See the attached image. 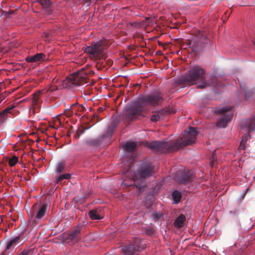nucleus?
Wrapping results in <instances>:
<instances>
[{
  "instance_id": "obj_1",
  "label": "nucleus",
  "mask_w": 255,
  "mask_h": 255,
  "mask_svg": "<svg viewBox=\"0 0 255 255\" xmlns=\"http://www.w3.org/2000/svg\"><path fill=\"white\" fill-rule=\"evenodd\" d=\"M163 101V95L158 91L140 96L137 100L127 105L125 108L124 118L129 121L137 118L141 114L145 106H156Z\"/></svg>"
},
{
  "instance_id": "obj_2",
  "label": "nucleus",
  "mask_w": 255,
  "mask_h": 255,
  "mask_svg": "<svg viewBox=\"0 0 255 255\" xmlns=\"http://www.w3.org/2000/svg\"><path fill=\"white\" fill-rule=\"evenodd\" d=\"M197 135L196 128L190 127L185 130L182 137L175 141H153L148 142L147 146L150 149L160 152L166 153L178 150L180 147L190 145L195 142Z\"/></svg>"
},
{
  "instance_id": "obj_3",
  "label": "nucleus",
  "mask_w": 255,
  "mask_h": 255,
  "mask_svg": "<svg viewBox=\"0 0 255 255\" xmlns=\"http://www.w3.org/2000/svg\"><path fill=\"white\" fill-rule=\"evenodd\" d=\"M181 85L191 86L197 84L198 89H205L210 86H215L217 84V78L211 75L210 80H206L205 70L199 65L191 67L188 72L178 80Z\"/></svg>"
},
{
  "instance_id": "obj_4",
  "label": "nucleus",
  "mask_w": 255,
  "mask_h": 255,
  "mask_svg": "<svg viewBox=\"0 0 255 255\" xmlns=\"http://www.w3.org/2000/svg\"><path fill=\"white\" fill-rule=\"evenodd\" d=\"M154 173V166L150 162H143L135 172L132 180L136 183V188L141 190L144 186L145 179L151 176Z\"/></svg>"
},
{
  "instance_id": "obj_5",
  "label": "nucleus",
  "mask_w": 255,
  "mask_h": 255,
  "mask_svg": "<svg viewBox=\"0 0 255 255\" xmlns=\"http://www.w3.org/2000/svg\"><path fill=\"white\" fill-rule=\"evenodd\" d=\"M186 44L195 53H200L206 47H210L211 42L207 37L205 32L197 30L192 40H187Z\"/></svg>"
},
{
  "instance_id": "obj_6",
  "label": "nucleus",
  "mask_w": 255,
  "mask_h": 255,
  "mask_svg": "<svg viewBox=\"0 0 255 255\" xmlns=\"http://www.w3.org/2000/svg\"><path fill=\"white\" fill-rule=\"evenodd\" d=\"M88 75V73L83 69L74 73L63 81V88H65L72 86H78L87 83Z\"/></svg>"
},
{
  "instance_id": "obj_7",
  "label": "nucleus",
  "mask_w": 255,
  "mask_h": 255,
  "mask_svg": "<svg viewBox=\"0 0 255 255\" xmlns=\"http://www.w3.org/2000/svg\"><path fill=\"white\" fill-rule=\"evenodd\" d=\"M106 46L107 42L105 40H100L90 46L87 47L85 52L95 58H105L106 56L104 50Z\"/></svg>"
},
{
  "instance_id": "obj_8",
  "label": "nucleus",
  "mask_w": 255,
  "mask_h": 255,
  "mask_svg": "<svg viewBox=\"0 0 255 255\" xmlns=\"http://www.w3.org/2000/svg\"><path fill=\"white\" fill-rule=\"evenodd\" d=\"M231 107H226L218 108L215 110V113L221 116L216 123V126L219 128H225L230 123L233 117V113L231 112Z\"/></svg>"
},
{
  "instance_id": "obj_9",
  "label": "nucleus",
  "mask_w": 255,
  "mask_h": 255,
  "mask_svg": "<svg viewBox=\"0 0 255 255\" xmlns=\"http://www.w3.org/2000/svg\"><path fill=\"white\" fill-rule=\"evenodd\" d=\"M145 248L143 240L139 238L134 239L132 243L123 247L122 252L123 255H134L143 250Z\"/></svg>"
},
{
  "instance_id": "obj_10",
  "label": "nucleus",
  "mask_w": 255,
  "mask_h": 255,
  "mask_svg": "<svg viewBox=\"0 0 255 255\" xmlns=\"http://www.w3.org/2000/svg\"><path fill=\"white\" fill-rule=\"evenodd\" d=\"M242 128L245 129L247 133L245 134L244 138L240 143V146L238 148L239 151L241 150L245 149L246 147V141L248 137L249 136L252 131L255 130V117L252 119L247 120L245 121L241 125Z\"/></svg>"
},
{
  "instance_id": "obj_11",
  "label": "nucleus",
  "mask_w": 255,
  "mask_h": 255,
  "mask_svg": "<svg viewBox=\"0 0 255 255\" xmlns=\"http://www.w3.org/2000/svg\"><path fill=\"white\" fill-rule=\"evenodd\" d=\"M116 125L112 124L108 128L107 132L99 137L95 139H90L87 140V143L89 145L97 146L101 145L106 137H110L116 128Z\"/></svg>"
},
{
  "instance_id": "obj_12",
  "label": "nucleus",
  "mask_w": 255,
  "mask_h": 255,
  "mask_svg": "<svg viewBox=\"0 0 255 255\" xmlns=\"http://www.w3.org/2000/svg\"><path fill=\"white\" fill-rule=\"evenodd\" d=\"M82 226L78 225L65 238V242L70 245L78 242L81 240V230Z\"/></svg>"
},
{
  "instance_id": "obj_13",
  "label": "nucleus",
  "mask_w": 255,
  "mask_h": 255,
  "mask_svg": "<svg viewBox=\"0 0 255 255\" xmlns=\"http://www.w3.org/2000/svg\"><path fill=\"white\" fill-rule=\"evenodd\" d=\"M36 1L40 4L45 14L47 15L56 14V9L54 8L50 0H36Z\"/></svg>"
},
{
  "instance_id": "obj_14",
  "label": "nucleus",
  "mask_w": 255,
  "mask_h": 255,
  "mask_svg": "<svg viewBox=\"0 0 255 255\" xmlns=\"http://www.w3.org/2000/svg\"><path fill=\"white\" fill-rule=\"evenodd\" d=\"M47 209V205L43 204L35 212V215L33 214L31 217L30 220L32 221V225L33 227L37 225L42 218L45 216Z\"/></svg>"
},
{
  "instance_id": "obj_15",
  "label": "nucleus",
  "mask_w": 255,
  "mask_h": 255,
  "mask_svg": "<svg viewBox=\"0 0 255 255\" xmlns=\"http://www.w3.org/2000/svg\"><path fill=\"white\" fill-rule=\"evenodd\" d=\"M150 21V17H145V19L141 21L130 22L128 24L134 29H138L145 28L146 26L149 25Z\"/></svg>"
},
{
  "instance_id": "obj_16",
  "label": "nucleus",
  "mask_w": 255,
  "mask_h": 255,
  "mask_svg": "<svg viewBox=\"0 0 255 255\" xmlns=\"http://www.w3.org/2000/svg\"><path fill=\"white\" fill-rule=\"evenodd\" d=\"M168 114L167 110L162 109L153 113V115L151 117V121L154 122L162 120Z\"/></svg>"
},
{
  "instance_id": "obj_17",
  "label": "nucleus",
  "mask_w": 255,
  "mask_h": 255,
  "mask_svg": "<svg viewBox=\"0 0 255 255\" xmlns=\"http://www.w3.org/2000/svg\"><path fill=\"white\" fill-rule=\"evenodd\" d=\"M194 177L195 176L192 171L184 172L181 174L179 182L181 183L190 182L193 180Z\"/></svg>"
},
{
  "instance_id": "obj_18",
  "label": "nucleus",
  "mask_w": 255,
  "mask_h": 255,
  "mask_svg": "<svg viewBox=\"0 0 255 255\" xmlns=\"http://www.w3.org/2000/svg\"><path fill=\"white\" fill-rule=\"evenodd\" d=\"M45 55L42 53H37L33 56H28L25 58V60L28 63H34L43 60Z\"/></svg>"
},
{
  "instance_id": "obj_19",
  "label": "nucleus",
  "mask_w": 255,
  "mask_h": 255,
  "mask_svg": "<svg viewBox=\"0 0 255 255\" xmlns=\"http://www.w3.org/2000/svg\"><path fill=\"white\" fill-rule=\"evenodd\" d=\"M14 107V105L8 106L0 112V123H2L4 122L7 118V115L11 113Z\"/></svg>"
},
{
  "instance_id": "obj_20",
  "label": "nucleus",
  "mask_w": 255,
  "mask_h": 255,
  "mask_svg": "<svg viewBox=\"0 0 255 255\" xmlns=\"http://www.w3.org/2000/svg\"><path fill=\"white\" fill-rule=\"evenodd\" d=\"M71 109L74 114L77 116H80L81 113H83L85 110V108L82 105H79L78 103L73 104L71 105Z\"/></svg>"
},
{
  "instance_id": "obj_21",
  "label": "nucleus",
  "mask_w": 255,
  "mask_h": 255,
  "mask_svg": "<svg viewBox=\"0 0 255 255\" xmlns=\"http://www.w3.org/2000/svg\"><path fill=\"white\" fill-rule=\"evenodd\" d=\"M21 236L18 235L9 241L6 245V250H8L12 247H14L20 242Z\"/></svg>"
},
{
  "instance_id": "obj_22",
  "label": "nucleus",
  "mask_w": 255,
  "mask_h": 255,
  "mask_svg": "<svg viewBox=\"0 0 255 255\" xmlns=\"http://www.w3.org/2000/svg\"><path fill=\"white\" fill-rule=\"evenodd\" d=\"M185 221V216L183 214H181L175 219L174 222V225L177 228H181L183 227Z\"/></svg>"
},
{
  "instance_id": "obj_23",
  "label": "nucleus",
  "mask_w": 255,
  "mask_h": 255,
  "mask_svg": "<svg viewBox=\"0 0 255 255\" xmlns=\"http://www.w3.org/2000/svg\"><path fill=\"white\" fill-rule=\"evenodd\" d=\"M43 91H37L34 93L33 95V104L35 105H38L40 102V97Z\"/></svg>"
},
{
  "instance_id": "obj_24",
  "label": "nucleus",
  "mask_w": 255,
  "mask_h": 255,
  "mask_svg": "<svg viewBox=\"0 0 255 255\" xmlns=\"http://www.w3.org/2000/svg\"><path fill=\"white\" fill-rule=\"evenodd\" d=\"M89 215L92 220H100L102 218L99 214L97 209H93L89 212Z\"/></svg>"
},
{
  "instance_id": "obj_25",
  "label": "nucleus",
  "mask_w": 255,
  "mask_h": 255,
  "mask_svg": "<svg viewBox=\"0 0 255 255\" xmlns=\"http://www.w3.org/2000/svg\"><path fill=\"white\" fill-rule=\"evenodd\" d=\"M136 146L135 142H127L123 145V148L125 150L131 152L134 150Z\"/></svg>"
},
{
  "instance_id": "obj_26",
  "label": "nucleus",
  "mask_w": 255,
  "mask_h": 255,
  "mask_svg": "<svg viewBox=\"0 0 255 255\" xmlns=\"http://www.w3.org/2000/svg\"><path fill=\"white\" fill-rule=\"evenodd\" d=\"M65 169V165L63 162H58L55 167V172L57 175L63 172Z\"/></svg>"
},
{
  "instance_id": "obj_27",
  "label": "nucleus",
  "mask_w": 255,
  "mask_h": 255,
  "mask_svg": "<svg viewBox=\"0 0 255 255\" xmlns=\"http://www.w3.org/2000/svg\"><path fill=\"white\" fill-rule=\"evenodd\" d=\"M70 177L71 175L69 173L60 175L57 177L55 178V183L58 184L64 179H69L70 178Z\"/></svg>"
},
{
  "instance_id": "obj_28",
  "label": "nucleus",
  "mask_w": 255,
  "mask_h": 255,
  "mask_svg": "<svg viewBox=\"0 0 255 255\" xmlns=\"http://www.w3.org/2000/svg\"><path fill=\"white\" fill-rule=\"evenodd\" d=\"M172 198L174 201L176 203L179 202L181 198V194L180 192L175 190L172 192Z\"/></svg>"
},
{
  "instance_id": "obj_29",
  "label": "nucleus",
  "mask_w": 255,
  "mask_h": 255,
  "mask_svg": "<svg viewBox=\"0 0 255 255\" xmlns=\"http://www.w3.org/2000/svg\"><path fill=\"white\" fill-rule=\"evenodd\" d=\"M152 217L155 221H157L163 219V214L161 212L153 213Z\"/></svg>"
},
{
  "instance_id": "obj_30",
  "label": "nucleus",
  "mask_w": 255,
  "mask_h": 255,
  "mask_svg": "<svg viewBox=\"0 0 255 255\" xmlns=\"http://www.w3.org/2000/svg\"><path fill=\"white\" fill-rule=\"evenodd\" d=\"M58 90V87L56 85H50L46 89L45 93L48 94L49 93H52Z\"/></svg>"
},
{
  "instance_id": "obj_31",
  "label": "nucleus",
  "mask_w": 255,
  "mask_h": 255,
  "mask_svg": "<svg viewBox=\"0 0 255 255\" xmlns=\"http://www.w3.org/2000/svg\"><path fill=\"white\" fill-rule=\"evenodd\" d=\"M17 161L18 158L16 156L14 155L9 159L8 164L10 166H13L15 165Z\"/></svg>"
},
{
  "instance_id": "obj_32",
  "label": "nucleus",
  "mask_w": 255,
  "mask_h": 255,
  "mask_svg": "<svg viewBox=\"0 0 255 255\" xmlns=\"http://www.w3.org/2000/svg\"><path fill=\"white\" fill-rule=\"evenodd\" d=\"M155 232L154 229L152 227H148L145 229V233L149 236H152Z\"/></svg>"
},
{
  "instance_id": "obj_33",
  "label": "nucleus",
  "mask_w": 255,
  "mask_h": 255,
  "mask_svg": "<svg viewBox=\"0 0 255 255\" xmlns=\"http://www.w3.org/2000/svg\"><path fill=\"white\" fill-rule=\"evenodd\" d=\"M64 113L65 115L68 117H71L74 114L71 108L70 109H67L65 110Z\"/></svg>"
},
{
  "instance_id": "obj_34",
  "label": "nucleus",
  "mask_w": 255,
  "mask_h": 255,
  "mask_svg": "<svg viewBox=\"0 0 255 255\" xmlns=\"http://www.w3.org/2000/svg\"><path fill=\"white\" fill-rule=\"evenodd\" d=\"M82 2L84 4H86L87 6H89L92 2V0H82Z\"/></svg>"
},
{
  "instance_id": "obj_35",
  "label": "nucleus",
  "mask_w": 255,
  "mask_h": 255,
  "mask_svg": "<svg viewBox=\"0 0 255 255\" xmlns=\"http://www.w3.org/2000/svg\"><path fill=\"white\" fill-rule=\"evenodd\" d=\"M241 88L244 90V94H245V97L246 98H249L251 95L250 94H248V92L247 91H246L245 90H244V86L242 85H241Z\"/></svg>"
},
{
  "instance_id": "obj_36",
  "label": "nucleus",
  "mask_w": 255,
  "mask_h": 255,
  "mask_svg": "<svg viewBox=\"0 0 255 255\" xmlns=\"http://www.w3.org/2000/svg\"><path fill=\"white\" fill-rule=\"evenodd\" d=\"M30 252V250H23L22 252L19 253L18 255H28Z\"/></svg>"
},
{
  "instance_id": "obj_37",
  "label": "nucleus",
  "mask_w": 255,
  "mask_h": 255,
  "mask_svg": "<svg viewBox=\"0 0 255 255\" xmlns=\"http://www.w3.org/2000/svg\"><path fill=\"white\" fill-rule=\"evenodd\" d=\"M130 168H131V166H129L128 169L125 172V176H126L127 175H128V174L129 173Z\"/></svg>"
},
{
  "instance_id": "obj_38",
  "label": "nucleus",
  "mask_w": 255,
  "mask_h": 255,
  "mask_svg": "<svg viewBox=\"0 0 255 255\" xmlns=\"http://www.w3.org/2000/svg\"><path fill=\"white\" fill-rule=\"evenodd\" d=\"M5 14H14V11L9 10Z\"/></svg>"
},
{
  "instance_id": "obj_39",
  "label": "nucleus",
  "mask_w": 255,
  "mask_h": 255,
  "mask_svg": "<svg viewBox=\"0 0 255 255\" xmlns=\"http://www.w3.org/2000/svg\"><path fill=\"white\" fill-rule=\"evenodd\" d=\"M104 110V108H103V107H99L98 109V111L100 113L101 112H103Z\"/></svg>"
},
{
  "instance_id": "obj_40",
  "label": "nucleus",
  "mask_w": 255,
  "mask_h": 255,
  "mask_svg": "<svg viewBox=\"0 0 255 255\" xmlns=\"http://www.w3.org/2000/svg\"><path fill=\"white\" fill-rule=\"evenodd\" d=\"M222 20L224 22H225L227 20V17L226 16L222 17Z\"/></svg>"
},
{
  "instance_id": "obj_41",
  "label": "nucleus",
  "mask_w": 255,
  "mask_h": 255,
  "mask_svg": "<svg viewBox=\"0 0 255 255\" xmlns=\"http://www.w3.org/2000/svg\"><path fill=\"white\" fill-rule=\"evenodd\" d=\"M45 37L47 38H49V34H47V33H45Z\"/></svg>"
},
{
  "instance_id": "obj_42",
  "label": "nucleus",
  "mask_w": 255,
  "mask_h": 255,
  "mask_svg": "<svg viewBox=\"0 0 255 255\" xmlns=\"http://www.w3.org/2000/svg\"><path fill=\"white\" fill-rule=\"evenodd\" d=\"M253 42L254 44L255 45V38L254 39H253Z\"/></svg>"
},
{
  "instance_id": "obj_43",
  "label": "nucleus",
  "mask_w": 255,
  "mask_h": 255,
  "mask_svg": "<svg viewBox=\"0 0 255 255\" xmlns=\"http://www.w3.org/2000/svg\"><path fill=\"white\" fill-rule=\"evenodd\" d=\"M94 118L97 117L98 118V116L96 114L94 115Z\"/></svg>"
},
{
  "instance_id": "obj_44",
  "label": "nucleus",
  "mask_w": 255,
  "mask_h": 255,
  "mask_svg": "<svg viewBox=\"0 0 255 255\" xmlns=\"http://www.w3.org/2000/svg\"><path fill=\"white\" fill-rule=\"evenodd\" d=\"M227 13H228V11H227V12H224V14H227Z\"/></svg>"
},
{
  "instance_id": "obj_45",
  "label": "nucleus",
  "mask_w": 255,
  "mask_h": 255,
  "mask_svg": "<svg viewBox=\"0 0 255 255\" xmlns=\"http://www.w3.org/2000/svg\"><path fill=\"white\" fill-rule=\"evenodd\" d=\"M99 121V120H97L96 122V123L98 122V121Z\"/></svg>"
}]
</instances>
